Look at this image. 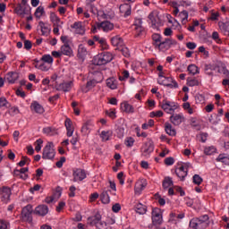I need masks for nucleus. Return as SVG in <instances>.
<instances>
[{"label":"nucleus","instance_id":"1","mask_svg":"<svg viewBox=\"0 0 229 229\" xmlns=\"http://www.w3.org/2000/svg\"><path fill=\"white\" fill-rule=\"evenodd\" d=\"M189 226L191 229H207L210 226V217H208V215L194 217L190 220Z\"/></svg>","mask_w":229,"mask_h":229},{"label":"nucleus","instance_id":"2","mask_svg":"<svg viewBox=\"0 0 229 229\" xmlns=\"http://www.w3.org/2000/svg\"><path fill=\"white\" fill-rule=\"evenodd\" d=\"M111 60H114L112 53L104 52L94 58L93 64L94 65H106Z\"/></svg>","mask_w":229,"mask_h":229},{"label":"nucleus","instance_id":"3","mask_svg":"<svg viewBox=\"0 0 229 229\" xmlns=\"http://www.w3.org/2000/svg\"><path fill=\"white\" fill-rule=\"evenodd\" d=\"M55 146L53 142H48L43 149L42 158L44 160H53L55 158Z\"/></svg>","mask_w":229,"mask_h":229},{"label":"nucleus","instance_id":"4","mask_svg":"<svg viewBox=\"0 0 229 229\" xmlns=\"http://www.w3.org/2000/svg\"><path fill=\"white\" fill-rule=\"evenodd\" d=\"M31 214H33V207L31 205H28L21 210V219L27 223H31L33 218L31 217Z\"/></svg>","mask_w":229,"mask_h":229},{"label":"nucleus","instance_id":"5","mask_svg":"<svg viewBox=\"0 0 229 229\" xmlns=\"http://www.w3.org/2000/svg\"><path fill=\"white\" fill-rule=\"evenodd\" d=\"M10 196H12V190L8 187L0 188V199L3 203H8L10 201Z\"/></svg>","mask_w":229,"mask_h":229},{"label":"nucleus","instance_id":"6","mask_svg":"<svg viewBox=\"0 0 229 229\" xmlns=\"http://www.w3.org/2000/svg\"><path fill=\"white\" fill-rule=\"evenodd\" d=\"M159 85H164L165 87H170V89H178V83L176 81H173V78L169 77H162V79L158 80Z\"/></svg>","mask_w":229,"mask_h":229},{"label":"nucleus","instance_id":"7","mask_svg":"<svg viewBox=\"0 0 229 229\" xmlns=\"http://www.w3.org/2000/svg\"><path fill=\"white\" fill-rule=\"evenodd\" d=\"M176 44V41L172 40L171 38H165L161 40L157 47H156L159 51H167L171 46Z\"/></svg>","mask_w":229,"mask_h":229},{"label":"nucleus","instance_id":"8","mask_svg":"<svg viewBox=\"0 0 229 229\" xmlns=\"http://www.w3.org/2000/svg\"><path fill=\"white\" fill-rule=\"evenodd\" d=\"M114 196V191L113 190H104L103 192L100 194V199L104 205H108L110 203V198Z\"/></svg>","mask_w":229,"mask_h":229},{"label":"nucleus","instance_id":"9","mask_svg":"<svg viewBox=\"0 0 229 229\" xmlns=\"http://www.w3.org/2000/svg\"><path fill=\"white\" fill-rule=\"evenodd\" d=\"M30 110L31 112H34V114H38L39 115H42L44 112H46V109L44 108V106L40 105V103L34 101L30 105Z\"/></svg>","mask_w":229,"mask_h":229},{"label":"nucleus","instance_id":"10","mask_svg":"<svg viewBox=\"0 0 229 229\" xmlns=\"http://www.w3.org/2000/svg\"><path fill=\"white\" fill-rule=\"evenodd\" d=\"M71 28L74 30V33L77 35H85V27L81 23V21H75Z\"/></svg>","mask_w":229,"mask_h":229},{"label":"nucleus","instance_id":"11","mask_svg":"<svg viewBox=\"0 0 229 229\" xmlns=\"http://www.w3.org/2000/svg\"><path fill=\"white\" fill-rule=\"evenodd\" d=\"M161 108H163L166 114H171V112H174V110H176V105H174V103H171L170 101L164 100Z\"/></svg>","mask_w":229,"mask_h":229},{"label":"nucleus","instance_id":"12","mask_svg":"<svg viewBox=\"0 0 229 229\" xmlns=\"http://www.w3.org/2000/svg\"><path fill=\"white\" fill-rule=\"evenodd\" d=\"M87 178V174H85V170L76 169L73 172V182H80L85 180Z\"/></svg>","mask_w":229,"mask_h":229},{"label":"nucleus","instance_id":"13","mask_svg":"<svg viewBox=\"0 0 229 229\" xmlns=\"http://www.w3.org/2000/svg\"><path fill=\"white\" fill-rule=\"evenodd\" d=\"M119 10L123 17H130L131 15V5L128 4H121Z\"/></svg>","mask_w":229,"mask_h":229},{"label":"nucleus","instance_id":"14","mask_svg":"<svg viewBox=\"0 0 229 229\" xmlns=\"http://www.w3.org/2000/svg\"><path fill=\"white\" fill-rule=\"evenodd\" d=\"M98 81H96L95 79L89 81L85 86L81 87V92L84 94H87L89 90H92L96 85H98Z\"/></svg>","mask_w":229,"mask_h":229},{"label":"nucleus","instance_id":"15","mask_svg":"<svg viewBox=\"0 0 229 229\" xmlns=\"http://www.w3.org/2000/svg\"><path fill=\"white\" fill-rule=\"evenodd\" d=\"M28 8L30 7L19 4L14 10L17 15H20V17H24V15H30V13H31V11L28 10Z\"/></svg>","mask_w":229,"mask_h":229},{"label":"nucleus","instance_id":"16","mask_svg":"<svg viewBox=\"0 0 229 229\" xmlns=\"http://www.w3.org/2000/svg\"><path fill=\"white\" fill-rule=\"evenodd\" d=\"M101 223V215L99 213H97L94 216H89L88 218V225H90V226H96L98 228V225Z\"/></svg>","mask_w":229,"mask_h":229},{"label":"nucleus","instance_id":"17","mask_svg":"<svg viewBox=\"0 0 229 229\" xmlns=\"http://www.w3.org/2000/svg\"><path fill=\"white\" fill-rule=\"evenodd\" d=\"M56 90H63V92H69L72 89V81L63 82L55 85Z\"/></svg>","mask_w":229,"mask_h":229},{"label":"nucleus","instance_id":"18","mask_svg":"<svg viewBox=\"0 0 229 229\" xmlns=\"http://www.w3.org/2000/svg\"><path fill=\"white\" fill-rule=\"evenodd\" d=\"M64 126L66 128V135L67 137H72V133H74V126H72V121L70 118H66L64 122Z\"/></svg>","mask_w":229,"mask_h":229},{"label":"nucleus","instance_id":"19","mask_svg":"<svg viewBox=\"0 0 229 229\" xmlns=\"http://www.w3.org/2000/svg\"><path fill=\"white\" fill-rule=\"evenodd\" d=\"M170 121L174 126H179V124H182L185 121V117L182 114H174L170 117Z\"/></svg>","mask_w":229,"mask_h":229},{"label":"nucleus","instance_id":"20","mask_svg":"<svg viewBox=\"0 0 229 229\" xmlns=\"http://www.w3.org/2000/svg\"><path fill=\"white\" fill-rule=\"evenodd\" d=\"M98 30H103V31H112L114 30V23L110 21H103L98 25Z\"/></svg>","mask_w":229,"mask_h":229},{"label":"nucleus","instance_id":"21","mask_svg":"<svg viewBox=\"0 0 229 229\" xmlns=\"http://www.w3.org/2000/svg\"><path fill=\"white\" fill-rule=\"evenodd\" d=\"M188 171L189 169L181 166L175 170V174L181 179L182 182H183L185 180V176H187Z\"/></svg>","mask_w":229,"mask_h":229},{"label":"nucleus","instance_id":"22","mask_svg":"<svg viewBox=\"0 0 229 229\" xmlns=\"http://www.w3.org/2000/svg\"><path fill=\"white\" fill-rule=\"evenodd\" d=\"M49 212V208L46 205L38 206L35 209L37 216H46Z\"/></svg>","mask_w":229,"mask_h":229},{"label":"nucleus","instance_id":"23","mask_svg":"<svg viewBox=\"0 0 229 229\" xmlns=\"http://www.w3.org/2000/svg\"><path fill=\"white\" fill-rule=\"evenodd\" d=\"M165 131L170 137H174L176 135V130L173 128V125L169 123H165Z\"/></svg>","mask_w":229,"mask_h":229},{"label":"nucleus","instance_id":"24","mask_svg":"<svg viewBox=\"0 0 229 229\" xmlns=\"http://www.w3.org/2000/svg\"><path fill=\"white\" fill-rule=\"evenodd\" d=\"M87 55H89L87 48L83 47V45H80L78 47V57L81 58V60H85Z\"/></svg>","mask_w":229,"mask_h":229},{"label":"nucleus","instance_id":"25","mask_svg":"<svg viewBox=\"0 0 229 229\" xmlns=\"http://www.w3.org/2000/svg\"><path fill=\"white\" fill-rule=\"evenodd\" d=\"M6 80L9 83H13L14 81H17V80H19V73L15 72H11L7 73Z\"/></svg>","mask_w":229,"mask_h":229},{"label":"nucleus","instance_id":"26","mask_svg":"<svg viewBox=\"0 0 229 229\" xmlns=\"http://www.w3.org/2000/svg\"><path fill=\"white\" fill-rule=\"evenodd\" d=\"M162 185H163V189L165 191H167V189L172 188L173 185H174L173 178H171V177H165V179L163 180Z\"/></svg>","mask_w":229,"mask_h":229},{"label":"nucleus","instance_id":"27","mask_svg":"<svg viewBox=\"0 0 229 229\" xmlns=\"http://www.w3.org/2000/svg\"><path fill=\"white\" fill-rule=\"evenodd\" d=\"M61 53L65 56H72V48L69 45H64L61 47Z\"/></svg>","mask_w":229,"mask_h":229},{"label":"nucleus","instance_id":"28","mask_svg":"<svg viewBox=\"0 0 229 229\" xmlns=\"http://www.w3.org/2000/svg\"><path fill=\"white\" fill-rule=\"evenodd\" d=\"M146 185H148V183L146 182H142V181L138 182L135 184V194H140V192H142V191H144V188H146Z\"/></svg>","mask_w":229,"mask_h":229},{"label":"nucleus","instance_id":"29","mask_svg":"<svg viewBox=\"0 0 229 229\" xmlns=\"http://www.w3.org/2000/svg\"><path fill=\"white\" fill-rule=\"evenodd\" d=\"M162 223H164V218L162 216L152 217V225L148 226V228H153V226L158 228Z\"/></svg>","mask_w":229,"mask_h":229},{"label":"nucleus","instance_id":"30","mask_svg":"<svg viewBox=\"0 0 229 229\" xmlns=\"http://www.w3.org/2000/svg\"><path fill=\"white\" fill-rule=\"evenodd\" d=\"M218 26L221 31L224 32V34L229 36V21H226V22L219 21Z\"/></svg>","mask_w":229,"mask_h":229},{"label":"nucleus","instance_id":"31","mask_svg":"<svg viewBox=\"0 0 229 229\" xmlns=\"http://www.w3.org/2000/svg\"><path fill=\"white\" fill-rule=\"evenodd\" d=\"M106 87L112 90L117 89V81L114 78H109L106 80Z\"/></svg>","mask_w":229,"mask_h":229},{"label":"nucleus","instance_id":"32","mask_svg":"<svg viewBox=\"0 0 229 229\" xmlns=\"http://www.w3.org/2000/svg\"><path fill=\"white\" fill-rule=\"evenodd\" d=\"M50 21L53 22L54 26H60V22L64 24V21H60V18L56 16L55 13H50Z\"/></svg>","mask_w":229,"mask_h":229},{"label":"nucleus","instance_id":"33","mask_svg":"<svg viewBox=\"0 0 229 229\" xmlns=\"http://www.w3.org/2000/svg\"><path fill=\"white\" fill-rule=\"evenodd\" d=\"M121 108L127 114H133V106L126 102L121 104Z\"/></svg>","mask_w":229,"mask_h":229},{"label":"nucleus","instance_id":"34","mask_svg":"<svg viewBox=\"0 0 229 229\" xmlns=\"http://www.w3.org/2000/svg\"><path fill=\"white\" fill-rule=\"evenodd\" d=\"M81 131L84 135H89V133H90V121H87L86 123H84V124L81 127Z\"/></svg>","mask_w":229,"mask_h":229},{"label":"nucleus","instance_id":"35","mask_svg":"<svg viewBox=\"0 0 229 229\" xmlns=\"http://www.w3.org/2000/svg\"><path fill=\"white\" fill-rule=\"evenodd\" d=\"M216 162H222V164H225V165H229V157H226L225 154H220L216 157Z\"/></svg>","mask_w":229,"mask_h":229},{"label":"nucleus","instance_id":"36","mask_svg":"<svg viewBox=\"0 0 229 229\" xmlns=\"http://www.w3.org/2000/svg\"><path fill=\"white\" fill-rule=\"evenodd\" d=\"M112 45L114 47L123 46V38L119 36H115L111 38Z\"/></svg>","mask_w":229,"mask_h":229},{"label":"nucleus","instance_id":"37","mask_svg":"<svg viewBox=\"0 0 229 229\" xmlns=\"http://www.w3.org/2000/svg\"><path fill=\"white\" fill-rule=\"evenodd\" d=\"M38 24L41 29L42 35H49V32L51 31V30L46 27V23H44V21H39Z\"/></svg>","mask_w":229,"mask_h":229},{"label":"nucleus","instance_id":"38","mask_svg":"<svg viewBox=\"0 0 229 229\" xmlns=\"http://www.w3.org/2000/svg\"><path fill=\"white\" fill-rule=\"evenodd\" d=\"M45 13H46V11L44 10V7L43 6H38L36 9V12H35L34 15L37 19H40V17H42V15H44Z\"/></svg>","mask_w":229,"mask_h":229},{"label":"nucleus","instance_id":"39","mask_svg":"<svg viewBox=\"0 0 229 229\" xmlns=\"http://www.w3.org/2000/svg\"><path fill=\"white\" fill-rule=\"evenodd\" d=\"M152 39H153V44L155 46V47H157L158 44H160L162 42V36H160L159 34H154L152 36Z\"/></svg>","mask_w":229,"mask_h":229},{"label":"nucleus","instance_id":"40","mask_svg":"<svg viewBox=\"0 0 229 229\" xmlns=\"http://www.w3.org/2000/svg\"><path fill=\"white\" fill-rule=\"evenodd\" d=\"M41 62H44L45 64H48L52 65L53 64V56L50 55H45L41 57Z\"/></svg>","mask_w":229,"mask_h":229},{"label":"nucleus","instance_id":"41","mask_svg":"<svg viewBox=\"0 0 229 229\" xmlns=\"http://www.w3.org/2000/svg\"><path fill=\"white\" fill-rule=\"evenodd\" d=\"M188 72H190V74H199V71L198 70V66H196L195 64H190L188 66Z\"/></svg>","mask_w":229,"mask_h":229},{"label":"nucleus","instance_id":"42","mask_svg":"<svg viewBox=\"0 0 229 229\" xmlns=\"http://www.w3.org/2000/svg\"><path fill=\"white\" fill-rule=\"evenodd\" d=\"M111 136H112V132H110V131H104L100 134V137H101L102 140H104V141L109 140Z\"/></svg>","mask_w":229,"mask_h":229},{"label":"nucleus","instance_id":"43","mask_svg":"<svg viewBox=\"0 0 229 229\" xmlns=\"http://www.w3.org/2000/svg\"><path fill=\"white\" fill-rule=\"evenodd\" d=\"M153 217H162V209L158 208H155L152 210V216Z\"/></svg>","mask_w":229,"mask_h":229},{"label":"nucleus","instance_id":"44","mask_svg":"<svg viewBox=\"0 0 229 229\" xmlns=\"http://www.w3.org/2000/svg\"><path fill=\"white\" fill-rule=\"evenodd\" d=\"M218 72L224 74L225 78H229V71L225 66L218 67Z\"/></svg>","mask_w":229,"mask_h":229},{"label":"nucleus","instance_id":"45","mask_svg":"<svg viewBox=\"0 0 229 229\" xmlns=\"http://www.w3.org/2000/svg\"><path fill=\"white\" fill-rule=\"evenodd\" d=\"M39 71L47 72L49 69H51V64L47 63H42L38 67Z\"/></svg>","mask_w":229,"mask_h":229},{"label":"nucleus","instance_id":"46","mask_svg":"<svg viewBox=\"0 0 229 229\" xmlns=\"http://www.w3.org/2000/svg\"><path fill=\"white\" fill-rule=\"evenodd\" d=\"M180 16H181L182 24H187V19H189V13L187 11H182L180 13Z\"/></svg>","mask_w":229,"mask_h":229},{"label":"nucleus","instance_id":"47","mask_svg":"<svg viewBox=\"0 0 229 229\" xmlns=\"http://www.w3.org/2000/svg\"><path fill=\"white\" fill-rule=\"evenodd\" d=\"M61 196H62V188L57 187L55 190V192L52 195V197H54V199L56 201L60 199Z\"/></svg>","mask_w":229,"mask_h":229},{"label":"nucleus","instance_id":"48","mask_svg":"<svg viewBox=\"0 0 229 229\" xmlns=\"http://www.w3.org/2000/svg\"><path fill=\"white\" fill-rule=\"evenodd\" d=\"M204 153L205 155H214V153H216V148L213 146L206 147L204 148Z\"/></svg>","mask_w":229,"mask_h":229},{"label":"nucleus","instance_id":"49","mask_svg":"<svg viewBox=\"0 0 229 229\" xmlns=\"http://www.w3.org/2000/svg\"><path fill=\"white\" fill-rule=\"evenodd\" d=\"M202 182L203 178H201V176H199V174H195L193 176V183H195V185H201Z\"/></svg>","mask_w":229,"mask_h":229},{"label":"nucleus","instance_id":"50","mask_svg":"<svg viewBox=\"0 0 229 229\" xmlns=\"http://www.w3.org/2000/svg\"><path fill=\"white\" fill-rule=\"evenodd\" d=\"M97 228L98 229H112V227H110L108 225V224H106V222H103L100 220V222L98 224Z\"/></svg>","mask_w":229,"mask_h":229},{"label":"nucleus","instance_id":"51","mask_svg":"<svg viewBox=\"0 0 229 229\" xmlns=\"http://www.w3.org/2000/svg\"><path fill=\"white\" fill-rule=\"evenodd\" d=\"M136 212L138 214H146V207H144L142 204H138L136 207Z\"/></svg>","mask_w":229,"mask_h":229},{"label":"nucleus","instance_id":"52","mask_svg":"<svg viewBox=\"0 0 229 229\" xmlns=\"http://www.w3.org/2000/svg\"><path fill=\"white\" fill-rule=\"evenodd\" d=\"M42 144H44V140H42V139L37 140L35 150H36L38 153V151H40V149H42Z\"/></svg>","mask_w":229,"mask_h":229},{"label":"nucleus","instance_id":"53","mask_svg":"<svg viewBox=\"0 0 229 229\" xmlns=\"http://www.w3.org/2000/svg\"><path fill=\"white\" fill-rule=\"evenodd\" d=\"M188 85L189 87H196L199 85V81L196 79H188Z\"/></svg>","mask_w":229,"mask_h":229},{"label":"nucleus","instance_id":"54","mask_svg":"<svg viewBox=\"0 0 229 229\" xmlns=\"http://www.w3.org/2000/svg\"><path fill=\"white\" fill-rule=\"evenodd\" d=\"M14 176H19L21 174H26L28 173V167L21 168V170H14Z\"/></svg>","mask_w":229,"mask_h":229},{"label":"nucleus","instance_id":"55","mask_svg":"<svg viewBox=\"0 0 229 229\" xmlns=\"http://www.w3.org/2000/svg\"><path fill=\"white\" fill-rule=\"evenodd\" d=\"M155 125V121L148 120V123H143L141 128L142 130H148V128H151V126Z\"/></svg>","mask_w":229,"mask_h":229},{"label":"nucleus","instance_id":"56","mask_svg":"<svg viewBox=\"0 0 229 229\" xmlns=\"http://www.w3.org/2000/svg\"><path fill=\"white\" fill-rule=\"evenodd\" d=\"M30 160L28 157H22V160L18 164L20 167H24L26 164H30Z\"/></svg>","mask_w":229,"mask_h":229},{"label":"nucleus","instance_id":"57","mask_svg":"<svg viewBox=\"0 0 229 229\" xmlns=\"http://www.w3.org/2000/svg\"><path fill=\"white\" fill-rule=\"evenodd\" d=\"M130 78V72L128 71H123V76L119 77L120 81H124V80H128Z\"/></svg>","mask_w":229,"mask_h":229},{"label":"nucleus","instance_id":"58","mask_svg":"<svg viewBox=\"0 0 229 229\" xmlns=\"http://www.w3.org/2000/svg\"><path fill=\"white\" fill-rule=\"evenodd\" d=\"M109 184H110V189L111 191H113V196H116L117 195V188L115 187V182L109 181Z\"/></svg>","mask_w":229,"mask_h":229},{"label":"nucleus","instance_id":"59","mask_svg":"<svg viewBox=\"0 0 229 229\" xmlns=\"http://www.w3.org/2000/svg\"><path fill=\"white\" fill-rule=\"evenodd\" d=\"M0 106H6V108L10 107V104L4 98H0Z\"/></svg>","mask_w":229,"mask_h":229},{"label":"nucleus","instance_id":"60","mask_svg":"<svg viewBox=\"0 0 229 229\" xmlns=\"http://www.w3.org/2000/svg\"><path fill=\"white\" fill-rule=\"evenodd\" d=\"M121 52H122V55H123V56L125 57L130 56V49H128V47H122Z\"/></svg>","mask_w":229,"mask_h":229},{"label":"nucleus","instance_id":"61","mask_svg":"<svg viewBox=\"0 0 229 229\" xmlns=\"http://www.w3.org/2000/svg\"><path fill=\"white\" fill-rule=\"evenodd\" d=\"M112 210H113V212L117 214V212H119L121 210V204L115 203L114 205H113Z\"/></svg>","mask_w":229,"mask_h":229},{"label":"nucleus","instance_id":"62","mask_svg":"<svg viewBox=\"0 0 229 229\" xmlns=\"http://www.w3.org/2000/svg\"><path fill=\"white\" fill-rule=\"evenodd\" d=\"M133 142H135V140H133V138H127V140H125V144L128 148H131V146H133Z\"/></svg>","mask_w":229,"mask_h":229},{"label":"nucleus","instance_id":"63","mask_svg":"<svg viewBox=\"0 0 229 229\" xmlns=\"http://www.w3.org/2000/svg\"><path fill=\"white\" fill-rule=\"evenodd\" d=\"M98 198H99V194L98 192L92 193L89 196V201L90 203H93V201H96V199H98Z\"/></svg>","mask_w":229,"mask_h":229},{"label":"nucleus","instance_id":"64","mask_svg":"<svg viewBox=\"0 0 229 229\" xmlns=\"http://www.w3.org/2000/svg\"><path fill=\"white\" fill-rule=\"evenodd\" d=\"M165 165H173V164H174V158H173V157H166L165 159Z\"/></svg>","mask_w":229,"mask_h":229}]
</instances>
